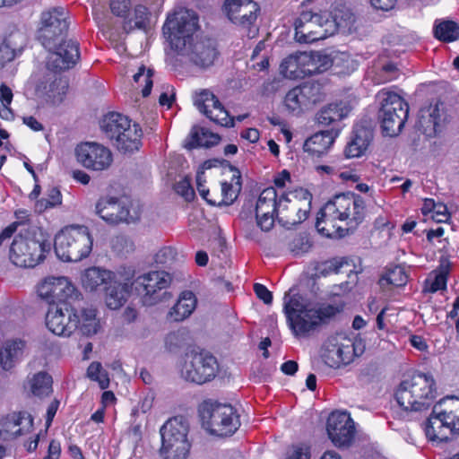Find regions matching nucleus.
<instances>
[{
    "instance_id": "1",
    "label": "nucleus",
    "mask_w": 459,
    "mask_h": 459,
    "mask_svg": "<svg viewBox=\"0 0 459 459\" xmlns=\"http://www.w3.org/2000/svg\"><path fill=\"white\" fill-rule=\"evenodd\" d=\"M197 29L198 16L195 12L180 8L168 15L162 31L178 55L186 57L195 66L207 69L214 65L220 52L213 39H194L193 34Z\"/></svg>"
},
{
    "instance_id": "2",
    "label": "nucleus",
    "mask_w": 459,
    "mask_h": 459,
    "mask_svg": "<svg viewBox=\"0 0 459 459\" xmlns=\"http://www.w3.org/2000/svg\"><path fill=\"white\" fill-rule=\"evenodd\" d=\"M366 205L354 193L336 195L317 214L318 232L329 238H342L353 231L364 220Z\"/></svg>"
},
{
    "instance_id": "3",
    "label": "nucleus",
    "mask_w": 459,
    "mask_h": 459,
    "mask_svg": "<svg viewBox=\"0 0 459 459\" xmlns=\"http://www.w3.org/2000/svg\"><path fill=\"white\" fill-rule=\"evenodd\" d=\"M339 308L333 305L313 307L304 297L290 289L283 298V312L293 335L307 338L326 320L334 316Z\"/></svg>"
},
{
    "instance_id": "4",
    "label": "nucleus",
    "mask_w": 459,
    "mask_h": 459,
    "mask_svg": "<svg viewBox=\"0 0 459 459\" xmlns=\"http://www.w3.org/2000/svg\"><path fill=\"white\" fill-rule=\"evenodd\" d=\"M436 397L437 388L433 377L422 373L403 380L395 392L398 404L407 411L428 410Z\"/></svg>"
},
{
    "instance_id": "5",
    "label": "nucleus",
    "mask_w": 459,
    "mask_h": 459,
    "mask_svg": "<svg viewBox=\"0 0 459 459\" xmlns=\"http://www.w3.org/2000/svg\"><path fill=\"white\" fill-rule=\"evenodd\" d=\"M50 248L51 243L42 234L20 232L11 244L9 257L16 266L33 268L46 258Z\"/></svg>"
},
{
    "instance_id": "6",
    "label": "nucleus",
    "mask_w": 459,
    "mask_h": 459,
    "mask_svg": "<svg viewBox=\"0 0 459 459\" xmlns=\"http://www.w3.org/2000/svg\"><path fill=\"white\" fill-rule=\"evenodd\" d=\"M101 128L120 152H134L142 145V128L126 116L109 113L103 118Z\"/></svg>"
},
{
    "instance_id": "7",
    "label": "nucleus",
    "mask_w": 459,
    "mask_h": 459,
    "mask_svg": "<svg viewBox=\"0 0 459 459\" xmlns=\"http://www.w3.org/2000/svg\"><path fill=\"white\" fill-rule=\"evenodd\" d=\"M55 252L64 262H79L87 257L92 248V238L85 226H71L55 238Z\"/></svg>"
},
{
    "instance_id": "8",
    "label": "nucleus",
    "mask_w": 459,
    "mask_h": 459,
    "mask_svg": "<svg viewBox=\"0 0 459 459\" xmlns=\"http://www.w3.org/2000/svg\"><path fill=\"white\" fill-rule=\"evenodd\" d=\"M160 432V455L163 459H187L191 442L188 439L189 423L186 419L173 417L163 424Z\"/></svg>"
},
{
    "instance_id": "9",
    "label": "nucleus",
    "mask_w": 459,
    "mask_h": 459,
    "mask_svg": "<svg viewBox=\"0 0 459 459\" xmlns=\"http://www.w3.org/2000/svg\"><path fill=\"white\" fill-rule=\"evenodd\" d=\"M380 105L378 118L383 133L395 136L403 129L409 114L408 103L397 93L383 89L376 95Z\"/></svg>"
},
{
    "instance_id": "10",
    "label": "nucleus",
    "mask_w": 459,
    "mask_h": 459,
    "mask_svg": "<svg viewBox=\"0 0 459 459\" xmlns=\"http://www.w3.org/2000/svg\"><path fill=\"white\" fill-rule=\"evenodd\" d=\"M199 411L203 427L212 435L230 436L240 426L239 417L230 404L206 401Z\"/></svg>"
},
{
    "instance_id": "11",
    "label": "nucleus",
    "mask_w": 459,
    "mask_h": 459,
    "mask_svg": "<svg viewBox=\"0 0 459 459\" xmlns=\"http://www.w3.org/2000/svg\"><path fill=\"white\" fill-rule=\"evenodd\" d=\"M219 365L214 356L208 351L191 350L187 351L179 365L181 377L189 382L204 384L213 379Z\"/></svg>"
},
{
    "instance_id": "12",
    "label": "nucleus",
    "mask_w": 459,
    "mask_h": 459,
    "mask_svg": "<svg viewBox=\"0 0 459 459\" xmlns=\"http://www.w3.org/2000/svg\"><path fill=\"white\" fill-rule=\"evenodd\" d=\"M311 195L306 190L282 194L278 200L276 217L286 228L300 224L307 218L310 210Z\"/></svg>"
},
{
    "instance_id": "13",
    "label": "nucleus",
    "mask_w": 459,
    "mask_h": 459,
    "mask_svg": "<svg viewBox=\"0 0 459 459\" xmlns=\"http://www.w3.org/2000/svg\"><path fill=\"white\" fill-rule=\"evenodd\" d=\"M171 277L164 271H152L138 276L134 289L144 306H153L170 296L165 290L170 285Z\"/></svg>"
},
{
    "instance_id": "14",
    "label": "nucleus",
    "mask_w": 459,
    "mask_h": 459,
    "mask_svg": "<svg viewBox=\"0 0 459 459\" xmlns=\"http://www.w3.org/2000/svg\"><path fill=\"white\" fill-rule=\"evenodd\" d=\"M333 21L312 11H303L295 22V39L299 43L325 39L333 33Z\"/></svg>"
},
{
    "instance_id": "15",
    "label": "nucleus",
    "mask_w": 459,
    "mask_h": 459,
    "mask_svg": "<svg viewBox=\"0 0 459 459\" xmlns=\"http://www.w3.org/2000/svg\"><path fill=\"white\" fill-rule=\"evenodd\" d=\"M28 84L38 98L53 104L61 102L68 89V82L52 72L34 74Z\"/></svg>"
},
{
    "instance_id": "16",
    "label": "nucleus",
    "mask_w": 459,
    "mask_h": 459,
    "mask_svg": "<svg viewBox=\"0 0 459 459\" xmlns=\"http://www.w3.org/2000/svg\"><path fill=\"white\" fill-rule=\"evenodd\" d=\"M68 12L64 7H55L41 14L39 39L45 48H51L56 39L68 29Z\"/></svg>"
},
{
    "instance_id": "17",
    "label": "nucleus",
    "mask_w": 459,
    "mask_h": 459,
    "mask_svg": "<svg viewBox=\"0 0 459 459\" xmlns=\"http://www.w3.org/2000/svg\"><path fill=\"white\" fill-rule=\"evenodd\" d=\"M79 316L77 311L67 304L51 307L46 315V325L56 335L69 337L77 330Z\"/></svg>"
},
{
    "instance_id": "18",
    "label": "nucleus",
    "mask_w": 459,
    "mask_h": 459,
    "mask_svg": "<svg viewBox=\"0 0 459 459\" xmlns=\"http://www.w3.org/2000/svg\"><path fill=\"white\" fill-rule=\"evenodd\" d=\"M38 295L49 304L60 302L66 304L70 299L77 297V290L72 281L64 276L47 277L37 289Z\"/></svg>"
},
{
    "instance_id": "19",
    "label": "nucleus",
    "mask_w": 459,
    "mask_h": 459,
    "mask_svg": "<svg viewBox=\"0 0 459 459\" xmlns=\"http://www.w3.org/2000/svg\"><path fill=\"white\" fill-rule=\"evenodd\" d=\"M76 156L83 167L95 171L108 169L113 161L110 150L97 143H81L76 148Z\"/></svg>"
},
{
    "instance_id": "20",
    "label": "nucleus",
    "mask_w": 459,
    "mask_h": 459,
    "mask_svg": "<svg viewBox=\"0 0 459 459\" xmlns=\"http://www.w3.org/2000/svg\"><path fill=\"white\" fill-rule=\"evenodd\" d=\"M194 103L201 113L215 124L226 127L234 126L233 118L218 98L209 90H203L196 93Z\"/></svg>"
},
{
    "instance_id": "21",
    "label": "nucleus",
    "mask_w": 459,
    "mask_h": 459,
    "mask_svg": "<svg viewBox=\"0 0 459 459\" xmlns=\"http://www.w3.org/2000/svg\"><path fill=\"white\" fill-rule=\"evenodd\" d=\"M280 196L274 187L264 189L255 206L257 225L263 231H269L274 225Z\"/></svg>"
},
{
    "instance_id": "22",
    "label": "nucleus",
    "mask_w": 459,
    "mask_h": 459,
    "mask_svg": "<svg viewBox=\"0 0 459 459\" xmlns=\"http://www.w3.org/2000/svg\"><path fill=\"white\" fill-rule=\"evenodd\" d=\"M97 214L110 224L119 222H134L139 219V212L122 206L115 197L101 198L96 204Z\"/></svg>"
},
{
    "instance_id": "23",
    "label": "nucleus",
    "mask_w": 459,
    "mask_h": 459,
    "mask_svg": "<svg viewBox=\"0 0 459 459\" xmlns=\"http://www.w3.org/2000/svg\"><path fill=\"white\" fill-rule=\"evenodd\" d=\"M332 442L337 446H347L354 436V423L346 412L334 411L330 414L326 426Z\"/></svg>"
},
{
    "instance_id": "24",
    "label": "nucleus",
    "mask_w": 459,
    "mask_h": 459,
    "mask_svg": "<svg viewBox=\"0 0 459 459\" xmlns=\"http://www.w3.org/2000/svg\"><path fill=\"white\" fill-rule=\"evenodd\" d=\"M133 288V281L129 278H125L117 273L105 289L104 299L107 307L114 310L123 307L130 297Z\"/></svg>"
},
{
    "instance_id": "25",
    "label": "nucleus",
    "mask_w": 459,
    "mask_h": 459,
    "mask_svg": "<svg viewBox=\"0 0 459 459\" xmlns=\"http://www.w3.org/2000/svg\"><path fill=\"white\" fill-rule=\"evenodd\" d=\"M325 353V362L332 368H340L353 360L355 347L353 342L342 335L333 339Z\"/></svg>"
},
{
    "instance_id": "26",
    "label": "nucleus",
    "mask_w": 459,
    "mask_h": 459,
    "mask_svg": "<svg viewBox=\"0 0 459 459\" xmlns=\"http://www.w3.org/2000/svg\"><path fill=\"white\" fill-rule=\"evenodd\" d=\"M79 57L78 43L74 40L64 41L56 51L49 53L48 67L51 70H66L73 67Z\"/></svg>"
},
{
    "instance_id": "27",
    "label": "nucleus",
    "mask_w": 459,
    "mask_h": 459,
    "mask_svg": "<svg viewBox=\"0 0 459 459\" xmlns=\"http://www.w3.org/2000/svg\"><path fill=\"white\" fill-rule=\"evenodd\" d=\"M117 273L100 267H90L81 275V282L87 292H99L105 290L106 286L114 279Z\"/></svg>"
},
{
    "instance_id": "28",
    "label": "nucleus",
    "mask_w": 459,
    "mask_h": 459,
    "mask_svg": "<svg viewBox=\"0 0 459 459\" xmlns=\"http://www.w3.org/2000/svg\"><path fill=\"white\" fill-rule=\"evenodd\" d=\"M232 176L230 181H222L221 183V195L215 193V196L209 200L212 205H230L238 198L241 188V175L239 170L231 169Z\"/></svg>"
},
{
    "instance_id": "29",
    "label": "nucleus",
    "mask_w": 459,
    "mask_h": 459,
    "mask_svg": "<svg viewBox=\"0 0 459 459\" xmlns=\"http://www.w3.org/2000/svg\"><path fill=\"white\" fill-rule=\"evenodd\" d=\"M25 45L26 36L19 30L13 31L6 36L0 42V68L21 55Z\"/></svg>"
},
{
    "instance_id": "30",
    "label": "nucleus",
    "mask_w": 459,
    "mask_h": 459,
    "mask_svg": "<svg viewBox=\"0 0 459 459\" xmlns=\"http://www.w3.org/2000/svg\"><path fill=\"white\" fill-rule=\"evenodd\" d=\"M197 299L190 290L182 291L177 302L169 310L167 318L172 322H182L188 318L196 308Z\"/></svg>"
},
{
    "instance_id": "31",
    "label": "nucleus",
    "mask_w": 459,
    "mask_h": 459,
    "mask_svg": "<svg viewBox=\"0 0 459 459\" xmlns=\"http://www.w3.org/2000/svg\"><path fill=\"white\" fill-rule=\"evenodd\" d=\"M313 87L304 85L291 89L285 97V105L292 112H299L303 108H307L316 103V98L312 96Z\"/></svg>"
},
{
    "instance_id": "32",
    "label": "nucleus",
    "mask_w": 459,
    "mask_h": 459,
    "mask_svg": "<svg viewBox=\"0 0 459 459\" xmlns=\"http://www.w3.org/2000/svg\"><path fill=\"white\" fill-rule=\"evenodd\" d=\"M351 110L347 100L333 102L322 108L316 114L317 122L323 126H329L345 118Z\"/></svg>"
},
{
    "instance_id": "33",
    "label": "nucleus",
    "mask_w": 459,
    "mask_h": 459,
    "mask_svg": "<svg viewBox=\"0 0 459 459\" xmlns=\"http://www.w3.org/2000/svg\"><path fill=\"white\" fill-rule=\"evenodd\" d=\"M260 8L257 3L253 0H247L233 21L235 24L247 29V37L249 38H254L257 34L258 29L255 23Z\"/></svg>"
},
{
    "instance_id": "34",
    "label": "nucleus",
    "mask_w": 459,
    "mask_h": 459,
    "mask_svg": "<svg viewBox=\"0 0 459 459\" xmlns=\"http://www.w3.org/2000/svg\"><path fill=\"white\" fill-rule=\"evenodd\" d=\"M333 142L334 135L332 131H322L307 139L303 148L305 152L319 157L327 152Z\"/></svg>"
},
{
    "instance_id": "35",
    "label": "nucleus",
    "mask_w": 459,
    "mask_h": 459,
    "mask_svg": "<svg viewBox=\"0 0 459 459\" xmlns=\"http://www.w3.org/2000/svg\"><path fill=\"white\" fill-rule=\"evenodd\" d=\"M24 347L25 342L22 340L6 342L4 349H0V368L4 371L11 369L22 356Z\"/></svg>"
},
{
    "instance_id": "36",
    "label": "nucleus",
    "mask_w": 459,
    "mask_h": 459,
    "mask_svg": "<svg viewBox=\"0 0 459 459\" xmlns=\"http://www.w3.org/2000/svg\"><path fill=\"white\" fill-rule=\"evenodd\" d=\"M371 141V134L365 129L356 130L354 136L348 143L344 149V154L347 158H358L362 156L367 151Z\"/></svg>"
},
{
    "instance_id": "37",
    "label": "nucleus",
    "mask_w": 459,
    "mask_h": 459,
    "mask_svg": "<svg viewBox=\"0 0 459 459\" xmlns=\"http://www.w3.org/2000/svg\"><path fill=\"white\" fill-rule=\"evenodd\" d=\"M221 138L204 127L194 126L186 147L189 150L196 147H211L219 143Z\"/></svg>"
},
{
    "instance_id": "38",
    "label": "nucleus",
    "mask_w": 459,
    "mask_h": 459,
    "mask_svg": "<svg viewBox=\"0 0 459 459\" xmlns=\"http://www.w3.org/2000/svg\"><path fill=\"white\" fill-rule=\"evenodd\" d=\"M79 316L78 330L87 336L96 334L100 328V321L97 318L96 309L92 307H87L81 310Z\"/></svg>"
},
{
    "instance_id": "39",
    "label": "nucleus",
    "mask_w": 459,
    "mask_h": 459,
    "mask_svg": "<svg viewBox=\"0 0 459 459\" xmlns=\"http://www.w3.org/2000/svg\"><path fill=\"white\" fill-rule=\"evenodd\" d=\"M425 432L428 438L433 441H447L450 435H453L451 432H447V427L433 413L428 419Z\"/></svg>"
},
{
    "instance_id": "40",
    "label": "nucleus",
    "mask_w": 459,
    "mask_h": 459,
    "mask_svg": "<svg viewBox=\"0 0 459 459\" xmlns=\"http://www.w3.org/2000/svg\"><path fill=\"white\" fill-rule=\"evenodd\" d=\"M434 36L445 42L455 41L459 39V26L453 21L437 20L434 26Z\"/></svg>"
},
{
    "instance_id": "41",
    "label": "nucleus",
    "mask_w": 459,
    "mask_h": 459,
    "mask_svg": "<svg viewBox=\"0 0 459 459\" xmlns=\"http://www.w3.org/2000/svg\"><path fill=\"white\" fill-rule=\"evenodd\" d=\"M52 377L47 372H39L30 381L31 393L39 397L48 395L52 392Z\"/></svg>"
},
{
    "instance_id": "42",
    "label": "nucleus",
    "mask_w": 459,
    "mask_h": 459,
    "mask_svg": "<svg viewBox=\"0 0 459 459\" xmlns=\"http://www.w3.org/2000/svg\"><path fill=\"white\" fill-rule=\"evenodd\" d=\"M442 400L433 407L432 413L442 420V423L447 427V432L456 434L459 432V417L452 411H446L441 409Z\"/></svg>"
},
{
    "instance_id": "43",
    "label": "nucleus",
    "mask_w": 459,
    "mask_h": 459,
    "mask_svg": "<svg viewBox=\"0 0 459 459\" xmlns=\"http://www.w3.org/2000/svg\"><path fill=\"white\" fill-rule=\"evenodd\" d=\"M13 91L12 90L4 83L0 85V117L5 120H12L13 118V110L10 108V105L13 101Z\"/></svg>"
},
{
    "instance_id": "44",
    "label": "nucleus",
    "mask_w": 459,
    "mask_h": 459,
    "mask_svg": "<svg viewBox=\"0 0 459 459\" xmlns=\"http://www.w3.org/2000/svg\"><path fill=\"white\" fill-rule=\"evenodd\" d=\"M281 74L288 79H302L299 65L296 55L286 57L280 65Z\"/></svg>"
},
{
    "instance_id": "45",
    "label": "nucleus",
    "mask_w": 459,
    "mask_h": 459,
    "mask_svg": "<svg viewBox=\"0 0 459 459\" xmlns=\"http://www.w3.org/2000/svg\"><path fill=\"white\" fill-rule=\"evenodd\" d=\"M25 423V427L29 429L32 426V419L27 413H18L13 414L11 418L6 422L7 430L11 431L12 434L15 436H20L23 434V430L19 426L22 423Z\"/></svg>"
},
{
    "instance_id": "46",
    "label": "nucleus",
    "mask_w": 459,
    "mask_h": 459,
    "mask_svg": "<svg viewBox=\"0 0 459 459\" xmlns=\"http://www.w3.org/2000/svg\"><path fill=\"white\" fill-rule=\"evenodd\" d=\"M188 333L186 330H178L169 333L165 337V346L169 351L182 348L187 342Z\"/></svg>"
},
{
    "instance_id": "47",
    "label": "nucleus",
    "mask_w": 459,
    "mask_h": 459,
    "mask_svg": "<svg viewBox=\"0 0 459 459\" xmlns=\"http://www.w3.org/2000/svg\"><path fill=\"white\" fill-rule=\"evenodd\" d=\"M153 71L152 69H146L143 65L141 66L138 72L134 75V81L139 86L144 85L142 89V93L143 97H147L152 91V77Z\"/></svg>"
},
{
    "instance_id": "48",
    "label": "nucleus",
    "mask_w": 459,
    "mask_h": 459,
    "mask_svg": "<svg viewBox=\"0 0 459 459\" xmlns=\"http://www.w3.org/2000/svg\"><path fill=\"white\" fill-rule=\"evenodd\" d=\"M349 267L348 262L344 258H333L321 264L318 270L320 274L326 276L331 273H340L342 269Z\"/></svg>"
},
{
    "instance_id": "49",
    "label": "nucleus",
    "mask_w": 459,
    "mask_h": 459,
    "mask_svg": "<svg viewBox=\"0 0 459 459\" xmlns=\"http://www.w3.org/2000/svg\"><path fill=\"white\" fill-rule=\"evenodd\" d=\"M408 276L405 273L403 268L401 266H395L385 273V275L382 278V281H385L391 285L400 287L405 285Z\"/></svg>"
},
{
    "instance_id": "50",
    "label": "nucleus",
    "mask_w": 459,
    "mask_h": 459,
    "mask_svg": "<svg viewBox=\"0 0 459 459\" xmlns=\"http://www.w3.org/2000/svg\"><path fill=\"white\" fill-rule=\"evenodd\" d=\"M447 276L434 272L433 277H429L425 281V290L434 293L446 288Z\"/></svg>"
},
{
    "instance_id": "51",
    "label": "nucleus",
    "mask_w": 459,
    "mask_h": 459,
    "mask_svg": "<svg viewBox=\"0 0 459 459\" xmlns=\"http://www.w3.org/2000/svg\"><path fill=\"white\" fill-rule=\"evenodd\" d=\"M175 191L187 202L195 198V190L191 186L190 180L186 178L181 179L175 185Z\"/></svg>"
},
{
    "instance_id": "52",
    "label": "nucleus",
    "mask_w": 459,
    "mask_h": 459,
    "mask_svg": "<svg viewBox=\"0 0 459 459\" xmlns=\"http://www.w3.org/2000/svg\"><path fill=\"white\" fill-rule=\"evenodd\" d=\"M149 12L148 9L142 4H138L134 9V18L129 21V24L134 22V27L143 29L148 21Z\"/></svg>"
},
{
    "instance_id": "53",
    "label": "nucleus",
    "mask_w": 459,
    "mask_h": 459,
    "mask_svg": "<svg viewBox=\"0 0 459 459\" xmlns=\"http://www.w3.org/2000/svg\"><path fill=\"white\" fill-rule=\"evenodd\" d=\"M111 13L117 17H126L131 7L130 0H108Z\"/></svg>"
},
{
    "instance_id": "54",
    "label": "nucleus",
    "mask_w": 459,
    "mask_h": 459,
    "mask_svg": "<svg viewBox=\"0 0 459 459\" xmlns=\"http://www.w3.org/2000/svg\"><path fill=\"white\" fill-rule=\"evenodd\" d=\"M247 0H226L224 3V10L229 19L233 22L238 13H240L242 7Z\"/></svg>"
},
{
    "instance_id": "55",
    "label": "nucleus",
    "mask_w": 459,
    "mask_h": 459,
    "mask_svg": "<svg viewBox=\"0 0 459 459\" xmlns=\"http://www.w3.org/2000/svg\"><path fill=\"white\" fill-rule=\"evenodd\" d=\"M206 179L204 172H198L196 175V187L200 195L209 204V200L215 196V193H211L205 186Z\"/></svg>"
},
{
    "instance_id": "56",
    "label": "nucleus",
    "mask_w": 459,
    "mask_h": 459,
    "mask_svg": "<svg viewBox=\"0 0 459 459\" xmlns=\"http://www.w3.org/2000/svg\"><path fill=\"white\" fill-rule=\"evenodd\" d=\"M309 448L306 446H294L287 454L286 459H309Z\"/></svg>"
},
{
    "instance_id": "57",
    "label": "nucleus",
    "mask_w": 459,
    "mask_h": 459,
    "mask_svg": "<svg viewBox=\"0 0 459 459\" xmlns=\"http://www.w3.org/2000/svg\"><path fill=\"white\" fill-rule=\"evenodd\" d=\"M431 218L437 222H446L449 220L450 214L446 204L437 203L431 213Z\"/></svg>"
},
{
    "instance_id": "58",
    "label": "nucleus",
    "mask_w": 459,
    "mask_h": 459,
    "mask_svg": "<svg viewBox=\"0 0 459 459\" xmlns=\"http://www.w3.org/2000/svg\"><path fill=\"white\" fill-rule=\"evenodd\" d=\"M254 291L257 298L263 300L265 304L269 305L273 302V294L264 285L255 283L254 285Z\"/></svg>"
},
{
    "instance_id": "59",
    "label": "nucleus",
    "mask_w": 459,
    "mask_h": 459,
    "mask_svg": "<svg viewBox=\"0 0 459 459\" xmlns=\"http://www.w3.org/2000/svg\"><path fill=\"white\" fill-rule=\"evenodd\" d=\"M295 55H296L298 64L300 68L302 77L305 78L306 71H309L308 63L310 62V60H312V53L300 52V53H296Z\"/></svg>"
},
{
    "instance_id": "60",
    "label": "nucleus",
    "mask_w": 459,
    "mask_h": 459,
    "mask_svg": "<svg viewBox=\"0 0 459 459\" xmlns=\"http://www.w3.org/2000/svg\"><path fill=\"white\" fill-rule=\"evenodd\" d=\"M22 122L28 127L35 132L42 131L44 129L43 125L34 117L32 116H24L22 117Z\"/></svg>"
},
{
    "instance_id": "61",
    "label": "nucleus",
    "mask_w": 459,
    "mask_h": 459,
    "mask_svg": "<svg viewBox=\"0 0 459 459\" xmlns=\"http://www.w3.org/2000/svg\"><path fill=\"white\" fill-rule=\"evenodd\" d=\"M61 454V445L56 440H52L49 443L48 450V459H58Z\"/></svg>"
},
{
    "instance_id": "62",
    "label": "nucleus",
    "mask_w": 459,
    "mask_h": 459,
    "mask_svg": "<svg viewBox=\"0 0 459 459\" xmlns=\"http://www.w3.org/2000/svg\"><path fill=\"white\" fill-rule=\"evenodd\" d=\"M397 0H370L371 4L376 8L382 11L391 10Z\"/></svg>"
},
{
    "instance_id": "63",
    "label": "nucleus",
    "mask_w": 459,
    "mask_h": 459,
    "mask_svg": "<svg viewBox=\"0 0 459 459\" xmlns=\"http://www.w3.org/2000/svg\"><path fill=\"white\" fill-rule=\"evenodd\" d=\"M241 137L254 143L259 140L260 133L256 128H247L241 132Z\"/></svg>"
},
{
    "instance_id": "64",
    "label": "nucleus",
    "mask_w": 459,
    "mask_h": 459,
    "mask_svg": "<svg viewBox=\"0 0 459 459\" xmlns=\"http://www.w3.org/2000/svg\"><path fill=\"white\" fill-rule=\"evenodd\" d=\"M47 198L55 207L62 204V195L56 187L49 189Z\"/></svg>"
}]
</instances>
